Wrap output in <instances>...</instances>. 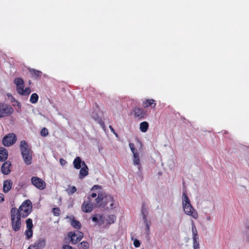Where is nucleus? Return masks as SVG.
<instances>
[{
	"mask_svg": "<svg viewBox=\"0 0 249 249\" xmlns=\"http://www.w3.org/2000/svg\"><path fill=\"white\" fill-rule=\"evenodd\" d=\"M182 205L184 212L186 215L195 219L198 218V213L191 204L190 200L185 192L183 193L182 196Z\"/></svg>",
	"mask_w": 249,
	"mask_h": 249,
	"instance_id": "obj_1",
	"label": "nucleus"
},
{
	"mask_svg": "<svg viewBox=\"0 0 249 249\" xmlns=\"http://www.w3.org/2000/svg\"><path fill=\"white\" fill-rule=\"evenodd\" d=\"M14 83L16 85L17 92L21 95H28L31 93V89L29 87L24 88V82L21 78H16Z\"/></svg>",
	"mask_w": 249,
	"mask_h": 249,
	"instance_id": "obj_2",
	"label": "nucleus"
},
{
	"mask_svg": "<svg viewBox=\"0 0 249 249\" xmlns=\"http://www.w3.org/2000/svg\"><path fill=\"white\" fill-rule=\"evenodd\" d=\"M32 203L29 200L25 201L19 207L18 210L16 209V213L23 217H27L31 212Z\"/></svg>",
	"mask_w": 249,
	"mask_h": 249,
	"instance_id": "obj_3",
	"label": "nucleus"
},
{
	"mask_svg": "<svg viewBox=\"0 0 249 249\" xmlns=\"http://www.w3.org/2000/svg\"><path fill=\"white\" fill-rule=\"evenodd\" d=\"M11 217L13 230L15 231H19L21 227V216L16 213V208L11 209Z\"/></svg>",
	"mask_w": 249,
	"mask_h": 249,
	"instance_id": "obj_4",
	"label": "nucleus"
},
{
	"mask_svg": "<svg viewBox=\"0 0 249 249\" xmlns=\"http://www.w3.org/2000/svg\"><path fill=\"white\" fill-rule=\"evenodd\" d=\"M17 140V136L14 133H8L2 138V143L5 146H10L15 144Z\"/></svg>",
	"mask_w": 249,
	"mask_h": 249,
	"instance_id": "obj_5",
	"label": "nucleus"
},
{
	"mask_svg": "<svg viewBox=\"0 0 249 249\" xmlns=\"http://www.w3.org/2000/svg\"><path fill=\"white\" fill-rule=\"evenodd\" d=\"M14 112L13 108L10 105L0 103V118L9 116Z\"/></svg>",
	"mask_w": 249,
	"mask_h": 249,
	"instance_id": "obj_6",
	"label": "nucleus"
},
{
	"mask_svg": "<svg viewBox=\"0 0 249 249\" xmlns=\"http://www.w3.org/2000/svg\"><path fill=\"white\" fill-rule=\"evenodd\" d=\"M19 148L21 152V156H32L33 152L25 140H22L20 142Z\"/></svg>",
	"mask_w": 249,
	"mask_h": 249,
	"instance_id": "obj_7",
	"label": "nucleus"
},
{
	"mask_svg": "<svg viewBox=\"0 0 249 249\" xmlns=\"http://www.w3.org/2000/svg\"><path fill=\"white\" fill-rule=\"evenodd\" d=\"M68 236L71 237V241L72 244H76L81 241L83 237V233L77 231L76 232H70L68 233Z\"/></svg>",
	"mask_w": 249,
	"mask_h": 249,
	"instance_id": "obj_8",
	"label": "nucleus"
},
{
	"mask_svg": "<svg viewBox=\"0 0 249 249\" xmlns=\"http://www.w3.org/2000/svg\"><path fill=\"white\" fill-rule=\"evenodd\" d=\"M32 183L37 188L40 190L44 189L46 187V183L41 178L37 177H33L31 178Z\"/></svg>",
	"mask_w": 249,
	"mask_h": 249,
	"instance_id": "obj_9",
	"label": "nucleus"
},
{
	"mask_svg": "<svg viewBox=\"0 0 249 249\" xmlns=\"http://www.w3.org/2000/svg\"><path fill=\"white\" fill-rule=\"evenodd\" d=\"M88 200L84 201L83 205L81 206V210L84 213H90L91 212L93 208L92 204L91 203L90 200V196H88Z\"/></svg>",
	"mask_w": 249,
	"mask_h": 249,
	"instance_id": "obj_10",
	"label": "nucleus"
},
{
	"mask_svg": "<svg viewBox=\"0 0 249 249\" xmlns=\"http://www.w3.org/2000/svg\"><path fill=\"white\" fill-rule=\"evenodd\" d=\"M133 111L135 117L139 119L143 118L146 116L145 112L142 108L140 107L135 108Z\"/></svg>",
	"mask_w": 249,
	"mask_h": 249,
	"instance_id": "obj_11",
	"label": "nucleus"
},
{
	"mask_svg": "<svg viewBox=\"0 0 249 249\" xmlns=\"http://www.w3.org/2000/svg\"><path fill=\"white\" fill-rule=\"evenodd\" d=\"M156 105L157 104L155 102V101L153 99H146L142 102V106L144 107H151V108H155Z\"/></svg>",
	"mask_w": 249,
	"mask_h": 249,
	"instance_id": "obj_12",
	"label": "nucleus"
},
{
	"mask_svg": "<svg viewBox=\"0 0 249 249\" xmlns=\"http://www.w3.org/2000/svg\"><path fill=\"white\" fill-rule=\"evenodd\" d=\"M79 172V178L82 179L88 174V168L84 161L82 162V167Z\"/></svg>",
	"mask_w": 249,
	"mask_h": 249,
	"instance_id": "obj_13",
	"label": "nucleus"
},
{
	"mask_svg": "<svg viewBox=\"0 0 249 249\" xmlns=\"http://www.w3.org/2000/svg\"><path fill=\"white\" fill-rule=\"evenodd\" d=\"M108 203L109 204V207L107 208L112 209L114 205L113 202V197L111 196L106 195L103 206L104 207L105 206L107 205Z\"/></svg>",
	"mask_w": 249,
	"mask_h": 249,
	"instance_id": "obj_14",
	"label": "nucleus"
},
{
	"mask_svg": "<svg viewBox=\"0 0 249 249\" xmlns=\"http://www.w3.org/2000/svg\"><path fill=\"white\" fill-rule=\"evenodd\" d=\"M191 229H192V238H193V242H198L197 241V240L198 239V236L197 234V229L196 228V227L193 221H192Z\"/></svg>",
	"mask_w": 249,
	"mask_h": 249,
	"instance_id": "obj_15",
	"label": "nucleus"
},
{
	"mask_svg": "<svg viewBox=\"0 0 249 249\" xmlns=\"http://www.w3.org/2000/svg\"><path fill=\"white\" fill-rule=\"evenodd\" d=\"M11 166V163L10 161L4 162L1 167V170L2 173L4 175H8L10 172V167Z\"/></svg>",
	"mask_w": 249,
	"mask_h": 249,
	"instance_id": "obj_16",
	"label": "nucleus"
},
{
	"mask_svg": "<svg viewBox=\"0 0 249 249\" xmlns=\"http://www.w3.org/2000/svg\"><path fill=\"white\" fill-rule=\"evenodd\" d=\"M29 71L31 74L32 77L35 79H39L41 76L42 72L38 70H36L34 69L30 68L29 69Z\"/></svg>",
	"mask_w": 249,
	"mask_h": 249,
	"instance_id": "obj_17",
	"label": "nucleus"
},
{
	"mask_svg": "<svg viewBox=\"0 0 249 249\" xmlns=\"http://www.w3.org/2000/svg\"><path fill=\"white\" fill-rule=\"evenodd\" d=\"M12 181L10 179L5 180L3 182V191L4 193H8L11 189Z\"/></svg>",
	"mask_w": 249,
	"mask_h": 249,
	"instance_id": "obj_18",
	"label": "nucleus"
},
{
	"mask_svg": "<svg viewBox=\"0 0 249 249\" xmlns=\"http://www.w3.org/2000/svg\"><path fill=\"white\" fill-rule=\"evenodd\" d=\"M83 161L79 157H77L73 162L74 168L77 169L81 168L82 167Z\"/></svg>",
	"mask_w": 249,
	"mask_h": 249,
	"instance_id": "obj_19",
	"label": "nucleus"
},
{
	"mask_svg": "<svg viewBox=\"0 0 249 249\" xmlns=\"http://www.w3.org/2000/svg\"><path fill=\"white\" fill-rule=\"evenodd\" d=\"M203 208L206 212H211L213 209V206L211 201H206L204 203Z\"/></svg>",
	"mask_w": 249,
	"mask_h": 249,
	"instance_id": "obj_20",
	"label": "nucleus"
},
{
	"mask_svg": "<svg viewBox=\"0 0 249 249\" xmlns=\"http://www.w3.org/2000/svg\"><path fill=\"white\" fill-rule=\"evenodd\" d=\"M141 213L142 215L143 220H147L148 210L144 204H142L141 209Z\"/></svg>",
	"mask_w": 249,
	"mask_h": 249,
	"instance_id": "obj_21",
	"label": "nucleus"
},
{
	"mask_svg": "<svg viewBox=\"0 0 249 249\" xmlns=\"http://www.w3.org/2000/svg\"><path fill=\"white\" fill-rule=\"evenodd\" d=\"M71 225L74 228L77 229H80L81 227V223L79 221L75 220L74 218H71Z\"/></svg>",
	"mask_w": 249,
	"mask_h": 249,
	"instance_id": "obj_22",
	"label": "nucleus"
},
{
	"mask_svg": "<svg viewBox=\"0 0 249 249\" xmlns=\"http://www.w3.org/2000/svg\"><path fill=\"white\" fill-rule=\"evenodd\" d=\"M39 249H42L45 246V241L44 239H39L34 244Z\"/></svg>",
	"mask_w": 249,
	"mask_h": 249,
	"instance_id": "obj_23",
	"label": "nucleus"
},
{
	"mask_svg": "<svg viewBox=\"0 0 249 249\" xmlns=\"http://www.w3.org/2000/svg\"><path fill=\"white\" fill-rule=\"evenodd\" d=\"M149 124L146 122H143L140 124V129L142 132H145L148 128Z\"/></svg>",
	"mask_w": 249,
	"mask_h": 249,
	"instance_id": "obj_24",
	"label": "nucleus"
},
{
	"mask_svg": "<svg viewBox=\"0 0 249 249\" xmlns=\"http://www.w3.org/2000/svg\"><path fill=\"white\" fill-rule=\"evenodd\" d=\"M106 194L100 193L98 194L97 197L95 199V201L97 204H99L102 201H103V203L104 202V200L105 199Z\"/></svg>",
	"mask_w": 249,
	"mask_h": 249,
	"instance_id": "obj_25",
	"label": "nucleus"
},
{
	"mask_svg": "<svg viewBox=\"0 0 249 249\" xmlns=\"http://www.w3.org/2000/svg\"><path fill=\"white\" fill-rule=\"evenodd\" d=\"M38 99V95L36 93H34L31 95V96L30 97V102H31L33 104H35V103H37Z\"/></svg>",
	"mask_w": 249,
	"mask_h": 249,
	"instance_id": "obj_26",
	"label": "nucleus"
},
{
	"mask_svg": "<svg viewBox=\"0 0 249 249\" xmlns=\"http://www.w3.org/2000/svg\"><path fill=\"white\" fill-rule=\"evenodd\" d=\"M116 217L114 215H110L107 217L106 220L107 223L110 225L114 223V222L116 220Z\"/></svg>",
	"mask_w": 249,
	"mask_h": 249,
	"instance_id": "obj_27",
	"label": "nucleus"
},
{
	"mask_svg": "<svg viewBox=\"0 0 249 249\" xmlns=\"http://www.w3.org/2000/svg\"><path fill=\"white\" fill-rule=\"evenodd\" d=\"M79 249H88L89 248V244L87 242H82L78 245Z\"/></svg>",
	"mask_w": 249,
	"mask_h": 249,
	"instance_id": "obj_28",
	"label": "nucleus"
},
{
	"mask_svg": "<svg viewBox=\"0 0 249 249\" xmlns=\"http://www.w3.org/2000/svg\"><path fill=\"white\" fill-rule=\"evenodd\" d=\"M140 160L139 157H133V163L134 165H138L139 170H140V168H141V165H140Z\"/></svg>",
	"mask_w": 249,
	"mask_h": 249,
	"instance_id": "obj_29",
	"label": "nucleus"
},
{
	"mask_svg": "<svg viewBox=\"0 0 249 249\" xmlns=\"http://www.w3.org/2000/svg\"><path fill=\"white\" fill-rule=\"evenodd\" d=\"M23 160L26 165H30L32 160V157H23Z\"/></svg>",
	"mask_w": 249,
	"mask_h": 249,
	"instance_id": "obj_30",
	"label": "nucleus"
},
{
	"mask_svg": "<svg viewBox=\"0 0 249 249\" xmlns=\"http://www.w3.org/2000/svg\"><path fill=\"white\" fill-rule=\"evenodd\" d=\"M26 223L27 229L30 230L32 229L33 225L32 223V220L31 218L27 219L26 221Z\"/></svg>",
	"mask_w": 249,
	"mask_h": 249,
	"instance_id": "obj_31",
	"label": "nucleus"
},
{
	"mask_svg": "<svg viewBox=\"0 0 249 249\" xmlns=\"http://www.w3.org/2000/svg\"><path fill=\"white\" fill-rule=\"evenodd\" d=\"M129 145L131 149V150L133 154V156H138L137 155V150L135 148L134 144L132 143H130Z\"/></svg>",
	"mask_w": 249,
	"mask_h": 249,
	"instance_id": "obj_32",
	"label": "nucleus"
},
{
	"mask_svg": "<svg viewBox=\"0 0 249 249\" xmlns=\"http://www.w3.org/2000/svg\"><path fill=\"white\" fill-rule=\"evenodd\" d=\"M8 153L7 149L3 147H0V156H8Z\"/></svg>",
	"mask_w": 249,
	"mask_h": 249,
	"instance_id": "obj_33",
	"label": "nucleus"
},
{
	"mask_svg": "<svg viewBox=\"0 0 249 249\" xmlns=\"http://www.w3.org/2000/svg\"><path fill=\"white\" fill-rule=\"evenodd\" d=\"M25 235L27 238L28 239L30 238L33 235V231L32 229H28L25 232Z\"/></svg>",
	"mask_w": 249,
	"mask_h": 249,
	"instance_id": "obj_34",
	"label": "nucleus"
},
{
	"mask_svg": "<svg viewBox=\"0 0 249 249\" xmlns=\"http://www.w3.org/2000/svg\"><path fill=\"white\" fill-rule=\"evenodd\" d=\"M40 134L42 136L45 137L48 135V129L44 127L43 128L40 132Z\"/></svg>",
	"mask_w": 249,
	"mask_h": 249,
	"instance_id": "obj_35",
	"label": "nucleus"
},
{
	"mask_svg": "<svg viewBox=\"0 0 249 249\" xmlns=\"http://www.w3.org/2000/svg\"><path fill=\"white\" fill-rule=\"evenodd\" d=\"M53 214L55 216H58L60 215V210L59 208H54L53 209Z\"/></svg>",
	"mask_w": 249,
	"mask_h": 249,
	"instance_id": "obj_36",
	"label": "nucleus"
},
{
	"mask_svg": "<svg viewBox=\"0 0 249 249\" xmlns=\"http://www.w3.org/2000/svg\"><path fill=\"white\" fill-rule=\"evenodd\" d=\"M76 188L75 186H72L70 190H68V193L69 195H71L76 191Z\"/></svg>",
	"mask_w": 249,
	"mask_h": 249,
	"instance_id": "obj_37",
	"label": "nucleus"
},
{
	"mask_svg": "<svg viewBox=\"0 0 249 249\" xmlns=\"http://www.w3.org/2000/svg\"><path fill=\"white\" fill-rule=\"evenodd\" d=\"M144 221V223L146 226V230L147 231H149V229H150V225L148 223V222L147 221V220H143Z\"/></svg>",
	"mask_w": 249,
	"mask_h": 249,
	"instance_id": "obj_38",
	"label": "nucleus"
},
{
	"mask_svg": "<svg viewBox=\"0 0 249 249\" xmlns=\"http://www.w3.org/2000/svg\"><path fill=\"white\" fill-rule=\"evenodd\" d=\"M193 249H199V242H193Z\"/></svg>",
	"mask_w": 249,
	"mask_h": 249,
	"instance_id": "obj_39",
	"label": "nucleus"
},
{
	"mask_svg": "<svg viewBox=\"0 0 249 249\" xmlns=\"http://www.w3.org/2000/svg\"><path fill=\"white\" fill-rule=\"evenodd\" d=\"M134 246L136 248L139 247L140 246V241L137 239H135L134 241Z\"/></svg>",
	"mask_w": 249,
	"mask_h": 249,
	"instance_id": "obj_40",
	"label": "nucleus"
},
{
	"mask_svg": "<svg viewBox=\"0 0 249 249\" xmlns=\"http://www.w3.org/2000/svg\"><path fill=\"white\" fill-rule=\"evenodd\" d=\"M98 123L103 128L105 127L104 122L101 119L99 120Z\"/></svg>",
	"mask_w": 249,
	"mask_h": 249,
	"instance_id": "obj_41",
	"label": "nucleus"
},
{
	"mask_svg": "<svg viewBox=\"0 0 249 249\" xmlns=\"http://www.w3.org/2000/svg\"><path fill=\"white\" fill-rule=\"evenodd\" d=\"M62 249H74V248L69 245H64L62 247Z\"/></svg>",
	"mask_w": 249,
	"mask_h": 249,
	"instance_id": "obj_42",
	"label": "nucleus"
},
{
	"mask_svg": "<svg viewBox=\"0 0 249 249\" xmlns=\"http://www.w3.org/2000/svg\"><path fill=\"white\" fill-rule=\"evenodd\" d=\"M4 201V195L2 193H0V203Z\"/></svg>",
	"mask_w": 249,
	"mask_h": 249,
	"instance_id": "obj_43",
	"label": "nucleus"
},
{
	"mask_svg": "<svg viewBox=\"0 0 249 249\" xmlns=\"http://www.w3.org/2000/svg\"><path fill=\"white\" fill-rule=\"evenodd\" d=\"M59 161H60V164L62 166L65 165L66 163V161L63 159H60L59 160Z\"/></svg>",
	"mask_w": 249,
	"mask_h": 249,
	"instance_id": "obj_44",
	"label": "nucleus"
},
{
	"mask_svg": "<svg viewBox=\"0 0 249 249\" xmlns=\"http://www.w3.org/2000/svg\"><path fill=\"white\" fill-rule=\"evenodd\" d=\"M28 249H39L35 244L34 245L30 246Z\"/></svg>",
	"mask_w": 249,
	"mask_h": 249,
	"instance_id": "obj_45",
	"label": "nucleus"
},
{
	"mask_svg": "<svg viewBox=\"0 0 249 249\" xmlns=\"http://www.w3.org/2000/svg\"><path fill=\"white\" fill-rule=\"evenodd\" d=\"M100 187L98 185H94L92 188H91V190H93L94 189H98V188H100Z\"/></svg>",
	"mask_w": 249,
	"mask_h": 249,
	"instance_id": "obj_46",
	"label": "nucleus"
},
{
	"mask_svg": "<svg viewBox=\"0 0 249 249\" xmlns=\"http://www.w3.org/2000/svg\"><path fill=\"white\" fill-rule=\"evenodd\" d=\"M109 128L110 129L111 132H112L113 133H115V130H114V128H113V127L112 126V125H110L109 126Z\"/></svg>",
	"mask_w": 249,
	"mask_h": 249,
	"instance_id": "obj_47",
	"label": "nucleus"
},
{
	"mask_svg": "<svg viewBox=\"0 0 249 249\" xmlns=\"http://www.w3.org/2000/svg\"><path fill=\"white\" fill-rule=\"evenodd\" d=\"M97 220H98V218H97V217L94 216H93L92 217V220L93 221V222H97Z\"/></svg>",
	"mask_w": 249,
	"mask_h": 249,
	"instance_id": "obj_48",
	"label": "nucleus"
},
{
	"mask_svg": "<svg viewBox=\"0 0 249 249\" xmlns=\"http://www.w3.org/2000/svg\"><path fill=\"white\" fill-rule=\"evenodd\" d=\"M7 157H0V160L4 161L7 159Z\"/></svg>",
	"mask_w": 249,
	"mask_h": 249,
	"instance_id": "obj_49",
	"label": "nucleus"
},
{
	"mask_svg": "<svg viewBox=\"0 0 249 249\" xmlns=\"http://www.w3.org/2000/svg\"><path fill=\"white\" fill-rule=\"evenodd\" d=\"M90 196V197H91L92 198H94V197H96L97 195L96 193H92L91 196Z\"/></svg>",
	"mask_w": 249,
	"mask_h": 249,
	"instance_id": "obj_50",
	"label": "nucleus"
},
{
	"mask_svg": "<svg viewBox=\"0 0 249 249\" xmlns=\"http://www.w3.org/2000/svg\"><path fill=\"white\" fill-rule=\"evenodd\" d=\"M206 219L207 221H210L211 220V216H207Z\"/></svg>",
	"mask_w": 249,
	"mask_h": 249,
	"instance_id": "obj_51",
	"label": "nucleus"
},
{
	"mask_svg": "<svg viewBox=\"0 0 249 249\" xmlns=\"http://www.w3.org/2000/svg\"><path fill=\"white\" fill-rule=\"evenodd\" d=\"M113 134L115 135V136L116 137L118 138L119 137L118 134L117 133H116L115 132V133H113Z\"/></svg>",
	"mask_w": 249,
	"mask_h": 249,
	"instance_id": "obj_52",
	"label": "nucleus"
},
{
	"mask_svg": "<svg viewBox=\"0 0 249 249\" xmlns=\"http://www.w3.org/2000/svg\"><path fill=\"white\" fill-rule=\"evenodd\" d=\"M99 206H102V204H99Z\"/></svg>",
	"mask_w": 249,
	"mask_h": 249,
	"instance_id": "obj_53",
	"label": "nucleus"
}]
</instances>
